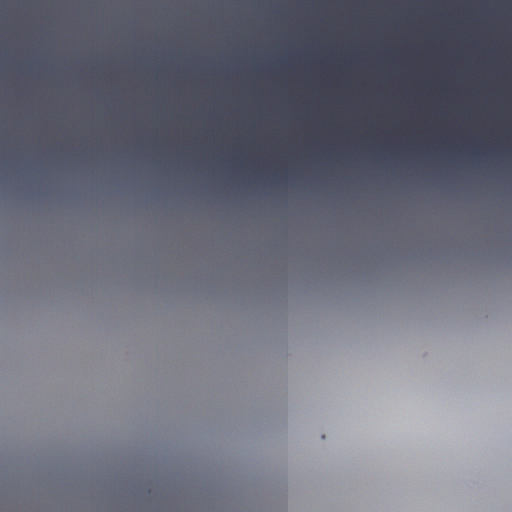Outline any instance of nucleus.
Instances as JSON below:
<instances>
[{"label": "nucleus", "mask_w": 512, "mask_h": 512, "mask_svg": "<svg viewBox=\"0 0 512 512\" xmlns=\"http://www.w3.org/2000/svg\"><path fill=\"white\" fill-rule=\"evenodd\" d=\"M313 171L320 178V0H313Z\"/></svg>", "instance_id": "1"}, {"label": "nucleus", "mask_w": 512, "mask_h": 512, "mask_svg": "<svg viewBox=\"0 0 512 512\" xmlns=\"http://www.w3.org/2000/svg\"><path fill=\"white\" fill-rule=\"evenodd\" d=\"M321 83H322V84L324 83V80H323V79L321 80Z\"/></svg>", "instance_id": "2"}, {"label": "nucleus", "mask_w": 512, "mask_h": 512, "mask_svg": "<svg viewBox=\"0 0 512 512\" xmlns=\"http://www.w3.org/2000/svg\"><path fill=\"white\" fill-rule=\"evenodd\" d=\"M321 145H322V146L324 145V142H323V141L321 142Z\"/></svg>", "instance_id": "3"}]
</instances>
